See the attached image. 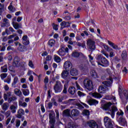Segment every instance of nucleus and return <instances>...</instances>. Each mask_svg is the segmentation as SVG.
Masks as SVG:
<instances>
[{
    "label": "nucleus",
    "mask_w": 128,
    "mask_h": 128,
    "mask_svg": "<svg viewBox=\"0 0 128 128\" xmlns=\"http://www.w3.org/2000/svg\"><path fill=\"white\" fill-rule=\"evenodd\" d=\"M111 106H112V104L110 102H108L104 104H102V110H108L107 114H110L112 118H114V112H118V108L114 106H112V109L110 110Z\"/></svg>",
    "instance_id": "nucleus-1"
},
{
    "label": "nucleus",
    "mask_w": 128,
    "mask_h": 128,
    "mask_svg": "<svg viewBox=\"0 0 128 128\" xmlns=\"http://www.w3.org/2000/svg\"><path fill=\"white\" fill-rule=\"evenodd\" d=\"M113 78L114 80H116L118 78L114 77V76H110V81H106L102 82L104 86H102L99 87V88H98V92L100 94H106V90H108V88L106 86L108 87L112 86Z\"/></svg>",
    "instance_id": "nucleus-2"
},
{
    "label": "nucleus",
    "mask_w": 128,
    "mask_h": 128,
    "mask_svg": "<svg viewBox=\"0 0 128 128\" xmlns=\"http://www.w3.org/2000/svg\"><path fill=\"white\" fill-rule=\"evenodd\" d=\"M84 85L86 88L88 90H94V84H92V81L90 79H85L84 80Z\"/></svg>",
    "instance_id": "nucleus-3"
},
{
    "label": "nucleus",
    "mask_w": 128,
    "mask_h": 128,
    "mask_svg": "<svg viewBox=\"0 0 128 128\" xmlns=\"http://www.w3.org/2000/svg\"><path fill=\"white\" fill-rule=\"evenodd\" d=\"M50 128H54V124L56 123V120H54V113L52 112L49 114Z\"/></svg>",
    "instance_id": "nucleus-4"
},
{
    "label": "nucleus",
    "mask_w": 128,
    "mask_h": 128,
    "mask_svg": "<svg viewBox=\"0 0 128 128\" xmlns=\"http://www.w3.org/2000/svg\"><path fill=\"white\" fill-rule=\"evenodd\" d=\"M62 90V85L60 81H56V85L54 86L55 92H60Z\"/></svg>",
    "instance_id": "nucleus-5"
},
{
    "label": "nucleus",
    "mask_w": 128,
    "mask_h": 128,
    "mask_svg": "<svg viewBox=\"0 0 128 128\" xmlns=\"http://www.w3.org/2000/svg\"><path fill=\"white\" fill-rule=\"evenodd\" d=\"M96 42L90 39L87 41V46L92 50H96Z\"/></svg>",
    "instance_id": "nucleus-6"
},
{
    "label": "nucleus",
    "mask_w": 128,
    "mask_h": 128,
    "mask_svg": "<svg viewBox=\"0 0 128 128\" xmlns=\"http://www.w3.org/2000/svg\"><path fill=\"white\" fill-rule=\"evenodd\" d=\"M61 76L64 80L70 79V75L68 70H64L61 74Z\"/></svg>",
    "instance_id": "nucleus-7"
},
{
    "label": "nucleus",
    "mask_w": 128,
    "mask_h": 128,
    "mask_svg": "<svg viewBox=\"0 0 128 128\" xmlns=\"http://www.w3.org/2000/svg\"><path fill=\"white\" fill-rule=\"evenodd\" d=\"M22 64H20V58H18V57L16 56L14 58L13 63L14 66H19L20 64L21 66H24L26 63L23 62Z\"/></svg>",
    "instance_id": "nucleus-8"
},
{
    "label": "nucleus",
    "mask_w": 128,
    "mask_h": 128,
    "mask_svg": "<svg viewBox=\"0 0 128 128\" xmlns=\"http://www.w3.org/2000/svg\"><path fill=\"white\" fill-rule=\"evenodd\" d=\"M103 46L104 50H107V52H110V58H114V49L110 48V47H108V46L105 44L103 45Z\"/></svg>",
    "instance_id": "nucleus-9"
},
{
    "label": "nucleus",
    "mask_w": 128,
    "mask_h": 128,
    "mask_svg": "<svg viewBox=\"0 0 128 128\" xmlns=\"http://www.w3.org/2000/svg\"><path fill=\"white\" fill-rule=\"evenodd\" d=\"M118 122L120 126H128V122H126V120L122 117H120L119 118Z\"/></svg>",
    "instance_id": "nucleus-10"
},
{
    "label": "nucleus",
    "mask_w": 128,
    "mask_h": 128,
    "mask_svg": "<svg viewBox=\"0 0 128 128\" xmlns=\"http://www.w3.org/2000/svg\"><path fill=\"white\" fill-rule=\"evenodd\" d=\"M101 62H102V64L98 62V66H108L109 62L108 60L106 58H101Z\"/></svg>",
    "instance_id": "nucleus-11"
},
{
    "label": "nucleus",
    "mask_w": 128,
    "mask_h": 128,
    "mask_svg": "<svg viewBox=\"0 0 128 128\" xmlns=\"http://www.w3.org/2000/svg\"><path fill=\"white\" fill-rule=\"evenodd\" d=\"M72 64L70 61H66L64 64V68L66 70H70L72 68Z\"/></svg>",
    "instance_id": "nucleus-12"
},
{
    "label": "nucleus",
    "mask_w": 128,
    "mask_h": 128,
    "mask_svg": "<svg viewBox=\"0 0 128 128\" xmlns=\"http://www.w3.org/2000/svg\"><path fill=\"white\" fill-rule=\"evenodd\" d=\"M108 43L109 44V46H112L113 50H120V48H118V46L114 44V42L110 40H108Z\"/></svg>",
    "instance_id": "nucleus-13"
},
{
    "label": "nucleus",
    "mask_w": 128,
    "mask_h": 128,
    "mask_svg": "<svg viewBox=\"0 0 128 128\" xmlns=\"http://www.w3.org/2000/svg\"><path fill=\"white\" fill-rule=\"evenodd\" d=\"M88 102L90 106H96L98 104V101L95 99H90L88 101Z\"/></svg>",
    "instance_id": "nucleus-14"
},
{
    "label": "nucleus",
    "mask_w": 128,
    "mask_h": 128,
    "mask_svg": "<svg viewBox=\"0 0 128 128\" xmlns=\"http://www.w3.org/2000/svg\"><path fill=\"white\" fill-rule=\"evenodd\" d=\"M88 125L89 126H90V128H98V124H96V122L94 120H92L88 122Z\"/></svg>",
    "instance_id": "nucleus-15"
},
{
    "label": "nucleus",
    "mask_w": 128,
    "mask_h": 128,
    "mask_svg": "<svg viewBox=\"0 0 128 128\" xmlns=\"http://www.w3.org/2000/svg\"><path fill=\"white\" fill-rule=\"evenodd\" d=\"M58 54L60 56H64L66 55V52H64V48L62 47L57 52Z\"/></svg>",
    "instance_id": "nucleus-16"
},
{
    "label": "nucleus",
    "mask_w": 128,
    "mask_h": 128,
    "mask_svg": "<svg viewBox=\"0 0 128 128\" xmlns=\"http://www.w3.org/2000/svg\"><path fill=\"white\" fill-rule=\"evenodd\" d=\"M2 28L4 26H10V22H8V20L6 18L3 19V23L1 24Z\"/></svg>",
    "instance_id": "nucleus-17"
},
{
    "label": "nucleus",
    "mask_w": 128,
    "mask_h": 128,
    "mask_svg": "<svg viewBox=\"0 0 128 128\" xmlns=\"http://www.w3.org/2000/svg\"><path fill=\"white\" fill-rule=\"evenodd\" d=\"M71 114L72 116H80V111L77 109H74L71 112Z\"/></svg>",
    "instance_id": "nucleus-18"
},
{
    "label": "nucleus",
    "mask_w": 128,
    "mask_h": 128,
    "mask_svg": "<svg viewBox=\"0 0 128 128\" xmlns=\"http://www.w3.org/2000/svg\"><path fill=\"white\" fill-rule=\"evenodd\" d=\"M22 43L25 45V46H28V44H30V41L28 40V36H24L22 37Z\"/></svg>",
    "instance_id": "nucleus-19"
},
{
    "label": "nucleus",
    "mask_w": 128,
    "mask_h": 128,
    "mask_svg": "<svg viewBox=\"0 0 128 128\" xmlns=\"http://www.w3.org/2000/svg\"><path fill=\"white\" fill-rule=\"evenodd\" d=\"M24 110L23 109H20L18 112L17 118H20L22 116H24Z\"/></svg>",
    "instance_id": "nucleus-20"
},
{
    "label": "nucleus",
    "mask_w": 128,
    "mask_h": 128,
    "mask_svg": "<svg viewBox=\"0 0 128 128\" xmlns=\"http://www.w3.org/2000/svg\"><path fill=\"white\" fill-rule=\"evenodd\" d=\"M90 94L95 98H102V94H100V93L98 92H94V93H90Z\"/></svg>",
    "instance_id": "nucleus-21"
},
{
    "label": "nucleus",
    "mask_w": 128,
    "mask_h": 128,
    "mask_svg": "<svg viewBox=\"0 0 128 128\" xmlns=\"http://www.w3.org/2000/svg\"><path fill=\"white\" fill-rule=\"evenodd\" d=\"M70 74L73 76H76L78 74V72L76 69L73 68L70 70Z\"/></svg>",
    "instance_id": "nucleus-22"
},
{
    "label": "nucleus",
    "mask_w": 128,
    "mask_h": 128,
    "mask_svg": "<svg viewBox=\"0 0 128 128\" xmlns=\"http://www.w3.org/2000/svg\"><path fill=\"white\" fill-rule=\"evenodd\" d=\"M14 94H16V96H22V91L18 88H16L14 90Z\"/></svg>",
    "instance_id": "nucleus-23"
},
{
    "label": "nucleus",
    "mask_w": 128,
    "mask_h": 128,
    "mask_svg": "<svg viewBox=\"0 0 128 128\" xmlns=\"http://www.w3.org/2000/svg\"><path fill=\"white\" fill-rule=\"evenodd\" d=\"M90 74L94 78H98V75L96 72V71H94V70H92L90 71Z\"/></svg>",
    "instance_id": "nucleus-24"
},
{
    "label": "nucleus",
    "mask_w": 128,
    "mask_h": 128,
    "mask_svg": "<svg viewBox=\"0 0 128 128\" xmlns=\"http://www.w3.org/2000/svg\"><path fill=\"white\" fill-rule=\"evenodd\" d=\"M121 56L123 60H126L128 58V54L126 51L124 50L121 54Z\"/></svg>",
    "instance_id": "nucleus-25"
},
{
    "label": "nucleus",
    "mask_w": 128,
    "mask_h": 128,
    "mask_svg": "<svg viewBox=\"0 0 128 128\" xmlns=\"http://www.w3.org/2000/svg\"><path fill=\"white\" fill-rule=\"evenodd\" d=\"M8 10L10 12H16V8L12 6V3L11 2L10 5L8 6Z\"/></svg>",
    "instance_id": "nucleus-26"
},
{
    "label": "nucleus",
    "mask_w": 128,
    "mask_h": 128,
    "mask_svg": "<svg viewBox=\"0 0 128 128\" xmlns=\"http://www.w3.org/2000/svg\"><path fill=\"white\" fill-rule=\"evenodd\" d=\"M17 108H18V106L16 105V106L12 105L10 107V110L12 112V114H14L16 112Z\"/></svg>",
    "instance_id": "nucleus-27"
},
{
    "label": "nucleus",
    "mask_w": 128,
    "mask_h": 128,
    "mask_svg": "<svg viewBox=\"0 0 128 128\" xmlns=\"http://www.w3.org/2000/svg\"><path fill=\"white\" fill-rule=\"evenodd\" d=\"M68 92L70 94H74V93L76 92V88L71 86L68 88Z\"/></svg>",
    "instance_id": "nucleus-28"
},
{
    "label": "nucleus",
    "mask_w": 128,
    "mask_h": 128,
    "mask_svg": "<svg viewBox=\"0 0 128 128\" xmlns=\"http://www.w3.org/2000/svg\"><path fill=\"white\" fill-rule=\"evenodd\" d=\"M54 62L57 63L60 62L62 61V59L60 58V56H58L57 55H54Z\"/></svg>",
    "instance_id": "nucleus-29"
},
{
    "label": "nucleus",
    "mask_w": 128,
    "mask_h": 128,
    "mask_svg": "<svg viewBox=\"0 0 128 128\" xmlns=\"http://www.w3.org/2000/svg\"><path fill=\"white\" fill-rule=\"evenodd\" d=\"M10 96H12V92H9L8 93H7L6 94H4V99L5 100H8V98H10Z\"/></svg>",
    "instance_id": "nucleus-30"
},
{
    "label": "nucleus",
    "mask_w": 128,
    "mask_h": 128,
    "mask_svg": "<svg viewBox=\"0 0 128 128\" xmlns=\"http://www.w3.org/2000/svg\"><path fill=\"white\" fill-rule=\"evenodd\" d=\"M12 24L15 30H18L20 28V24L16 22H12Z\"/></svg>",
    "instance_id": "nucleus-31"
},
{
    "label": "nucleus",
    "mask_w": 128,
    "mask_h": 128,
    "mask_svg": "<svg viewBox=\"0 0 128 128\" xmlns=\"http://www.w3.org/2000/svg\"><path fill=\"white\" fill-rule=\"evenodd\" d=\"M82 54V53H79L76 52H73L72 54V58H78Z\"/></svg>",
    "instance_id": "nucleus-32"
},
{
    "label": "nucleus",
    "mask_w": 128,
    "mask_h": 128,
    "mask_svg": "<svg viewBox=\"0 0 128 128\" xmlns=\"http://www.w3.org/2000/svg\"><path fill=\"white\" fill-rule=\"evenodd\" d=\"M54 44H56V41L54 40H50L48 42L49 46L50 47L54 46Z\"/></svg>",
    "instance_id": "nucleus-33"
},
{
    "label": "nucleus",
    "mask_w": 128,
    "mask_h": 128,
    "mask_svg": "<svg viewBox=\"0 0 128 128\" xmlns=\"http://www.w3.org/2000/svg\"><path fill=\"white\" fill-rule=\"evenodd\" d=\"M15 44L16 46H18V50H20V52H22V44H20V42H15Z\"/></svg>",
    "instance_id": "nucleus-34"
},
{
    "label": "nucleus",
    "mask_w": 128,
    "mask_h": 128,
    "mask_svg": "<svg viewBox=\"0 0 128 128\" xmlns=\"http://www.w3.org/2000/svg\"><path fill=\"white\" fill-rule=\"evenodd\" d=\"M104 100H114V102H116V97L114 96H112H112H110L108 95H107L105 96V98H104Z\"/></svg>",
    "instance_id": "nucleus-35"
},
{
    "label": "nucleus",
    "mask_w": 128,
    "mask_h": 128,
    "mask_svg": "<svg viewBox=\"0 0 128 128\" xmlns=\"http://www.w3.org/2000/svg\"><path fill=\"white\" fill-rule=\"evenodd\" d=\"M2 72H8V65H5L1 67Z\"/></svg>",
    "instance_id": "nucleus-36"
},
{
    "label": "nucleus",
    "mask_w": 128,
    "mask_h": 128,
    "mask_svg": "<svg viewBox=\"0 0 128 128\" xmlns=\"http://www.w3.org/2000/svg\"><path fill=\"white\" fill-rule=\"evenodd\" d=\"M2 108L3 110H7L8 108V104L6 102L4 103L2 105Z\"/></svg>",
    "instance_id": "nucleus-37"
},
{
    "label": "nucleus",
    "mask_w": 128,
    "mask_h": 128,
    "mask_svg": "<svg viewBox=\"0 0 128 128\" xmlns=\"http://www.w3.org/2000/svg\"><path fill=\"white\" fill-rule=\"evenodd\" d=\"M22 92H23V94H24L25 96H28L30 94V90L28 89H25L22 90Z\"/></svg>",
    "instance_id": "nucleus-38"
},
{
    "label": "nucleus",
    "mask_w": 128,
    "mask_h": 128,
    "mask_svg": "<svg viewBox=\"0 0 128 128\" xmlns=\"http://www.w3.org/2000/svg\"><path fill=\"white\" fill-rule=\"evenodd\" d=\"M19 106H22L23 108H26V106H28V104L26 102H19Z\"/></svg>",
    "instance_id": "nucleus-39"
},
{
    "label": "nucleus",
    "mask_w": 128,
    "mask_h": 128,
    "mask_svg": "<svg viewBox=\"0 0 128 128\" xmlns=\"http://www.w3.org/2000/svg\"><path fill=\"white\" fill-rule=\"evenodd\" d=\"M63 116H70V110L67 109L63 112Z\"/></svg>",
    "instance_id": "nucleus-40"
},
{
    "label": "nucleus",
    "mask_w": 128,
    "mask_h": 128,
    "mask_svg": "<svg viewBox=\"0 0 128 128\" xmlns=\"http://www.w3.org/2000/svg\"><path fill=\"white\" fill-rule=\"evenodd\" d=\"M14 100H16V98L13 96L8 98V102H14Z\"/></svg>",
    "instance_id": "nucleus-41"
},
{
    "label": "nucleus",
    "mask_w": 128,
    "mask_h": 128,
    "mask_svg": "<svg viewBox=\"0 0 128 128\" xmlns=\"http://www.w3.org/2000/svg\"><path fill=\"white\" fill-rule=\"evenodd\" d=\"M82 114L84 116H90V111H88V110H84L82 112Z\"/></svg>",
    "instance_id": "nucleus-42"
},
{
    "label": "nucleus",
    "mask_w": 128,
    "mask_h": 128,
    "mask_svg": "<svg viewBox=\"0 0 128 128\" xmlns=\"http://www.w3.org/2000/svg\"><path fill=\"white\" fill-rule=\"evenodd\" d=\"M116 116H124V112H122V110H120V111H118V112H117Z\"/></svg>",
    "instance_id": "nucleus-43"
},
{
    "label": "nucleus",
    "mask_w": 128,
    "mask_h": 128,
    "mask_svg": "<svg viewBox=\"0 0 128 128\" xmlns=\"http://www.w3.org/2000/svg\"><path fill=\"white\" fill-rule=\"evenodd\" d=\"M0 76L2 78V80H4V78H6V76H8V74L6 73H3L0 74Z\"/></svg>",
    "instance_id": "nucleus-44"
},
{
    "label": "nucleus",
    "mask_w": 128,
    "mask_h": 128,
    "mask_svg": "<svg viewBox=\"0 0 128 128\" xmlns=\"http://www.w3.org/2000/svg\"><path fill=\"white\" fill-rule=\"evenodd\" d=\"M10 120H12V117L10 116L7 120H6V126H8L10 122Z\"/></svg>",
    "instance_id": "nucleus-45"
},
{
    "label": "nucleus",
    "mask_w": 128,
    "mask_h": 128,
    "mask_svg": "<svg viewBox=\"0 0 128 128\" xmlns=\"http://www.w3.org/2000/svg\"><path fill=\"white\" fill-rule=\"evenodd\" d=\"M68 128H76V124H72H72L69 123L68 125Z\"/></svg>",
    "instance_id": "nucleus-46"
},
{
    "label": "nucleus",
    "mask_w": 128,
    "mask_h": 128,
    "mask_svg": "<svg viewBox=\"0 0 128 128\" xmlns=\"http://www.w3.org/2000/svg\"><path fill=\"white\" fill-rule=\"evenodd\" d=\"M74 102V99H70L67 101L66 104H72Z\"/></svg>",
    "instance_id": "nucleus-47"
},
{
    "label": "nucleus",
    "mask_w": 128,
    "mask_h": 128,
    "mask_svg": "<svg viewBox=\"0 0 128 128\" xmlns=\"http://www.w3.org/2000/svg\"><path fill=\"white\" fill-rule=\"evenodd\" d=\"M60 26L61 28H66V22H62L60 24Z\"/></svg>",
    "instance_id": "nucleus-48"
},
{
    "label": "nucleus",
    "mask_w": 128,
    "mask_h": 128,
    "mask_svg": "<svg viewBox=\"0 0 128 128\" xmlns=\"http://www.w3.org/2000/svg\"><path fill=\"white\" fill-rule=\"evenodd\" d=\"M78 96H86V94H84V93H83L80 91L78 92Z\"/></svg>",
    "instance_id": "nucleus-49"
},
{
    "label": "nucleus",
    "mask_w": 128,
    "mask_h": 128,
    "mask_svg": "<svg viewBox=\"0 0 128 128\" xmlns=\"http://www.w3.org/2000/svg\"><path fill=\"white\" fill-rule=\"evenodd\" d=\"M101 54H104V56H105L106 58H108V54L106 52V51H104V50H102L101 51Z\"/></svg>",
    "instance_id": "nucleus-50"
},
{
    "label": "nucleus",
    "mask_w": 128,
    "mask_h": 128,
    "mask_svg": "<svg viewBox=\"0 0 128 128\" xmlns=\"http://www.w3.org/2000/svg\"><path fill=\"white\" fill-rule=\"evenodd\" d=\"M4 82H6L8 84H10V82H12V79L10 78H8L6 80H4Z\"/></svg>",
    "instance_id": "nucleus-51"
},
{
    "label": "nucleus",
    "mask_w": 128,
    "mask_h": 128,
    "mask_svg": "<svg viewBox=\"0 0 128 128\" xmlns=\"http://www.w3.org/2000/svg\"><path fill=\"white\" fill-rule=\"evenodd\" d=\"M52 26H53V28H54V30H58V24H53Z\"/></svg>",
    "instance_id": "nucleus-52"
},
{
    "label": "nucleus",
    "mask_w": 128,
    "mask_h": 128,
    "mask_svg": "<svg viewBox=\"0 0 128 128\" xmlns=\"http://www.w3.org/2000/svg\"><path fill=\"white\" fill-rule=\"evenodd\" d=\"M124 96H125V98H126V100H128V91H124Z\"/></svg>",
    "instance_id": "nucleus-53"
},
{
    "label": "nucleus",
    "mask_w": 128,
    "mask_h": 128,
    "mask_svg": "<svg viewBox=\"0 0 128 128\" xmlns=\"http://www.w3.org/2000/svg\"><path fill=\"white\" fill-rule=\"evenodd\" d=\"M44 82L46 84H48V77L46 76L44 79Z\"/></svg>",
    "instance_id": "nucleus-54"
},
{
    "label": "nucleus",
    "mask_w": 128,
    "mask_h": 128,
    "mask_svg": "<svg viewBox=\"0 0 128 128\" xmlns=\"http://www.w3.org/2000/svg\"><path fill=\"white\" fill-rule=\"evenodd\" d=\"M20 126V120H16V128H18Z\"/></svg>",
    "instance_id": "nucleus-55"
},
{
    "label": "nucleus",
    "mask_w": 128,
    "mask_h": 128,
    "mask_svg": "<svg viewBox=\"0 0 128 128\" xmlns=\"http://www.w3.org/2000/svg\"><path fill=\"white\" fill-rule=\"evenodd\" d=\"M68 88V85L64 84V89L63 90L64 94H66V90Z\"/></svg>",
    "instance_id": "nucleus-56"
},
{
    "label": "nucleus",
    "mask_w": 128,
    "mask_h": 128,
    "mask_svg": "<svg viewBox=\"0 0 128 128\" xmlns=\"http://www.w3.org/2000/svg\"><path fill=\"white\" fill-rule=\"evenodd\" d=\"M5 116L6 118H8V116H10V110L7 111L5 114Z\"/></svg>",
    "instance_id": "nucleus-57"
},
{
    "label": "nucleus",
    "mask_w": 128,
    "mask_h": 128,
    "mask_svg": "<svg viewBox=\"0 0 128 128\" xmlns=\"http://www.w3.org/2000/svg\"><path fill=\"white\" fill-rule=\"evenodd\" d=\"M7 50H14V48H12V46H8L7 48Z\"/></svg>",
    "instance_id": "nucleus-58"
},
{
    "label": "nucleus",
    "mask_w": 128,
    "mask_h": 128,
    "mask_svg": "<svg viewBox=\"0 0 128 128\" xmlns=\"http://www.w3.org/2000/svg\"><path fill=\"white\" fill-rule=\"evenodd\" d=\"M18 77H15L14 79L13 82H15V84H18Z\"/></svg>",
    "instance_id": "nucleus-59"
},
{
    "label": "nucleus",
    "mask_w": 128,
    "mask_h": 128,
    "mask_svg": "<svg viewBox=\"0 0 128 128\" xmlns=\"http://www.w3.org/2000/svg\"><path fill=\"white\" fill-rule=\"evenodd\" d=\"M52 104H54V106L58 105V104L56 103V100H54V98H52Z\"/></svg>",
    "instance_id": "nucleus-60"
},
{
    "label": "nucleus",
    "mask_w": 128,
    "mask_h": 128,
    "mask_svg": "<svg viewBox=\"0 0 128 128\" xmlns=\"http://www.w3.org/2000/svg\"><path fill=\"white\" fill-rule=\"evenodd\" d=\"M41 110L42 112H46V109H44V105H41Z\"/></svg>",
    "instance_id": "nucleus-61"
},
{
    "label": "nucleus",
    "mask_w": 128,
    "mask_h": 128,
    "mask_svg": "<svg viewBox=\"0 0 128 128\" xmlns=\"http://www.w3.org/2000/svg\"><path fill=\"white\" fill-rule=\"evenodd\" d=\"M122 72H124V74H128V69H126V68L124 67V70H122Z\"/></svg>",
    "instance_id": "nucleus-62"
},
{
    "label": "nucleus",
    "mask_w": 128,
    "mask_h": 128,
    "mask_svg": "<svg viewBox=\"0 0 128 128\" xmlns=\"http://www.w3.org/2000/svg\"><path fill=\"white\" fill-rule=\"evenodd\" d=\"M3 54H2V53L0 54V62H2V60H3L2 56H3Z\"/></svg>",
    "instance_id": "nucleus-63"
},
{
    "label": "nucleus",
    "mask_w": 128,
    "mask_h": 128,
    "mask_svg": "<svg viewBox=\"0 0 128 128\" xmlns=\"http://www.w3.org/2000/svg\"><path fill=\"white\" fill-rule=\"evenodd\" d=\"M4 88L5 90H10V88H8V85H5L4 86Z\"/></svg>",
    "instance_id": "nucleus-64"
}]
</instances>
